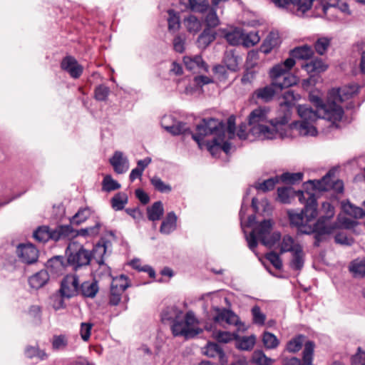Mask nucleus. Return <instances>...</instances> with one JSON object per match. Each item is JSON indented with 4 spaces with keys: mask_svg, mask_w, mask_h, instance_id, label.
Returning a JSON list of instances; mask_svg holds the SVG:
<instances>
[{
    "mask_svg": "<svg viewBox=\"0 0 365 365\" xmlns=\"http://www.w3.org/2000/svg\"><path fill=\"white\" fill-rule=\"evenodd\" d=\"M225 38L229 44L232 46L242 45L243 31L235 29L232 31L226 33Z\"/></svg>",
    "mask_w": 365,
    "mask_h": 365,
    "instance_id": "obj_40",
    "label": "nucleus"
},
{
    "mask_svg": "<svg viewBox=\"0 0 365 365\" xmlns=\"http://www.w3.org/2000/svg\"><path fill=\"white\" fill-rule=\"evenodd\" d=\"M80 285L77 274H67L61 283L60 292L61 296L69 299L79 295Z\"/></svg>",
    "mask_w": 365,
    "mask_h": 365,
    "instance_id": "obj_12",
    "label": "nucleus"
},
{
    "mask_svg": "<svg viewBox=\"0 0 365 365\" xmlns=\"http://www.w3.org/2000/svg\"><path fill=\"white\" fill-rule=\"evenodd\" d=\"M313 183L314 187L321 191L334 190L337 193H342L344 191V183L341 180H331V173H327L320 180L309 181Z\"/></svg>",
    "mask_w": 365,
    "mask_h": 365,
    "instance_id": "obj_13",
    "label": "nucleus"
},
{
    "mask_svg": "<svg viewBox=\"0 0 365 365\" xmlns=\"http://www.w3.org/2000/svg\"><path fill=\"white\" fill-rule=\"evenodd\" d=\"M359 86L356 84L344 86L336 89H332L329 93L327 103H334L339 106V103H343L353 98L358 93Z\"/></svg>",
    "mask_w": 365,
    "mask_h": 365,
    "instance_id": "obj_10",
    "label": "nucleus"
},
{
    "mask_svg": "<svg viewBox=\"0 0 365 365\" xmlns=\"http://www.w3.org/2000/svg\"><path fill=\"white\" fill-rule=\"evenodd\" d=\"M236 340V347L238 349L243 351H250L253 349L255 342L256 337L255 335H251L250 336H239L235 339Z\"/></svg>",
    "mask_w": 365,
    "mask_h": 365,
    "instance_id": "obj_34",
    "label": "nucleus"
},
{
    "mask_svg": "<svg viewBox=\"0 0 365 365\" xmlns=\"http://www.w3.org/2000/svg\"><path fill=\"white\" fill-rule=\"evenodd\" d=\"M321 212L322 215L319 219H323V222L325 225H336V223H331L329 220L334 215V207L329 202H324L322 204Z\"/></svg>",
    "mask_w": 365,
    "mask_h": 365,
    "instance_id": "obj_39",
    "label": "nucleus"
},
{
    "mask_svg": "<svg viewBox=\"0 0 365 365\" xmlns=\"http://www.w3.org/2000/svg\"><path fill=\"white\" fill-rule=\"evenodd\" d=\"M109 162L118 174L124 173L128 169V160L120 151H115Z\"/></svg>",
    "mask_w": 365,
    "mask_h": 365,
    "instance_id": "obj_20",
    "label": "nucleus"
},
{
    "mask_svg": "<svg viewBox=\"0 0 365 365\" xmlns=\"http://www.w3.org/2000/svg\"><path fill=\"white\" fill-rule=\"evenodd\" d=\"M260 38L257 32H250L245 34L243 32L242 46L249 48L259 43Z\"/></svg>",
    "mask_w": 365,
    "mask_h": 365,
    "instance_id": "obj_53",
    "label": "nucleus"
},
{
    "mask_svg": "<svg viewBox=\"0 0 365 365\" xmlns=\"http://www.w3.org/2000/svg\"><path fill=\"white\" fill-rule=\"evenodd\" d=\"M294 65L295 61L293 59L287 58L284 62L272 67L269 71L272 83L255 90L252 98L256 102L269 103L278 91L296 84L295 76L289 73Z\"/></svg>",
    "mask_w": 365,
    "mask_h": 365,
    "instance_id": "obj_4",
    "label": "nucleus"
},
{
    "mask_svg": "<svg viewBox=\"0 0 365 365\" xmlns=\"http://www.w3.org/2000/svg\"><path fill=\"white\" fill-rule=\"evenodd\" d=\"M110 93V88L105 85H99L94 90V98L98 101L107 100Z\"/></svg>",
    "mask_w": 365,
    "mask_h": 365,
    "instance_id": "obj_57",
    "label": "nucleus"
},
{
    "mask_svg": "<svg viewBox=\"0 0 365 365\" xmlns=\"http://www.w3.org/2000/svg\"><path fill=\"white\" fill-rule=\"evenodd\" d=\"M110 285L115 287H118V289H120V290L125 291L130 286V284L127 276L125 274H120L113 278Z\"/></svg>",
    "mask_w": 365,
    "mask_h": 365,
    "instance_id": "obj_52",
    "label": "nucleus"
},
{
    "mask_svg": "<svg viewBox=\"0 0 365 365\" xmlns=\"http://www.w3.org/2000/svg\"><path fill=\"white\" fill-rule=\"evenodd\" d=\"M280 43L279 34L276 32H270L264 41L261 49L264 53H269Z\"/></svg>",
    "mask_w": 365,
    "mask_h": 365,
    "instance_id": "obj_29",
    "label": "nucleus"
},
{
    "mask_svg": "<svg viewBox=\"0 0 365 365\" xmlns=\"http://www.w3.org/2000/svg\"><path fill=\"white\" fill-rule=\"evenodd\" d=\"M205 24L206 26L205 28H209V29H215L220 25V20L216 12V7L212 6V8L207 11V14L205 17Z\"/></svg>",
    "mask_w": 365,
    "mask_h": 365,
    "instance_id": "obj_41",
    "label": "nucleus"
},
{
    "mask_svg": "<svg viewBox=\"0 0 365 365\" xmlns=\"http://www.w3.org/2000/svg\"><path fill=\"white\" fill-rule=\"evenodd\" d=\"M198 324L192 312H187L185 315L178 317L171 325L172 334L174 336H184L185 339L194 338L202 333L201 328L195 327Z\"/></svg>",
    "mask_w": 365,
    "mask_h": 365,
    "instance_id": "obj_7",
    "label": "nucleus"
},
{
    "mask_svg": "<svg viewBox=\"0 0 365 365\" xmlns=\"http://www.w3.org/2000/svg\"><path fill=\"white\" fill-rule=\"evenodd\" d=\"M193 12L205 14L207 12L210 6L209 0H188L187 6Z\"/></svg>",
    "mask_w": 365,
    "mask_h": 365,
    "instance_id": "obj_31",
    "label": "nucleus"
},
{
    "mask_svg": "<svg viewBox=\"0 0 365 365\" xmlns=\"http://www.w3.org/2000/svg\"><path fill=\"white\" fill-rule=\"evenodd\" d=\"M49 280V275L46 270H41L29 279V283L31 288L38 289L43 287Z\"/></svg>",
    "mask_w": 365,
    "mask_h": 365,
    "instance_id": "obj_21",
    "label": "nucleus"
},
{
    "mask_svg": "<svg viewBox=\"0 0 365 365\" xmlns=\"http://www.w3.org/2000/svg\"><path fill=\"white\" fill-rule=\"evenodd\" d=\"M317 101L320 103L315 110L304 105H300L297 108V112L302 121L294 123V126L301 135H317V130L311 123L318 118H323L335 124L336 122H339L343 117L344 110L341 106H336L334 103H322L319 98H317Z\"/></svg>",
    "mask_w": 365,
    "mask_h": 365,
    "instance_id": "obj_2",
    "label": "nucleus"
},
{
    "mask_svg": "<svg viewBox=\"0 0 365 365\" xmlns=\"http://www.w3.org/2000/svg\"><path fill=\"white\" fill-rule=\"evenodd\" d=\"M183 315L182 310L175 306L166 307L161 313V320L163 322H174L178 317Z\"/></svg>",
    "mask_w": 365,
    "mask_h": 365,
    "instance_id": "obj_30",
    "label": "nucleus"
},
{
    "mask_svg": "<svg viewBox=\"0 0 365 365\" xmlns=\"http://www.w3.org/2000/svg\"><path fill=\"white\" fill-rule=\"evenodd\" d=\"M299 202L304 205L300 212L288 211L290 224L297 228L302 234H314V247H319L322 237L331 234L336 228V225H325L323 219H318L313 225L310 224L318 215L317 198L309 193H299Z\"/></svg>",
    "mask_w": 365,
    "mask_h": 365,
    "instance_id": "obj_1",
    "label": "nucleus"
},
{
    "mask_svg": "<svg viewBox=\"0 0 365 365\" xmlns=\"http://www.w3.org/2000/svg\"><path fill=\"white\" fill-rule=\"evenodd\" d=\"M273 222L271 220L261 222L252 231L257 235L261 243L267 247H272L281 239L279 232H271Z\"/></svg>",
    "mask_w": 365,
    "mask_h": 365,
    "instance_id": "obj_9",
    "label": "nucleus"
},
{
    "mask_svg": "<svg viewBox=\"0 0 365 365\" xmlns=\"http://www.w3.org/2000/svg\"><path fill=\"white\" fill-rule=\"evenodd\" d=\"M217 310V314L213 318L215 322L219 323L221 321H225L230 325L237 327L238 329H240L241 327L244 326V324L241 322L239 317L232 311L226 309H223L222 310Z\"/></svg>",
    "mask_w": 365,
    "mask_h": 365,
    "instance_id": "obj_17",
    "label": "nucleus"
},
{
    "mask_svg": "<svg viewBox=\"0 0 365 365\" xmlns=\"http://www.w3.org/2000/svg\"><path fill=\"white\" fill-rule=\"evenodd\" d=\"M184 25L187 31L195 34L199 32L202 28V23L197 17L194 15H189L183 20Z\"/></svg>",
    "mask_w": 365,
    "mask_h": 365,
    "instance_id": "obj_35",
    "label": "nucleus"
},
{
    "mask_svg": "<svg viewBox=\"0 0 365 365\" xmlns=\"http://www.w3.org/2000/svg\"><path fill=\"white\" fill-rule=\"evenodd\" d=\"M16 253L21 262L28 264L36 262L38 258V250L31 244L19 245Z\"/></svg>",
    "mask_w": 365,
    "mask_h": 365,
    "instance_id": "obj_15",
    "label": "nucleus"
},
{
    "mask_svg": "<svg viewBox=\"0 0 365 365\" xmlns=\"http://www.w3.org/2000/svg\"><path fill=\"white\" fill-rule=\"evenodd\" d=\"M94 211L89 207H81L71 219L72 224L79 225L88 219Z\"/></svg>",
    "mask_w": 365,
    "mask_h": 365,
    "instance_id": "obj_33",
    "label": "nucleus"
},
{
    "mask_svg": "<svg viewBox=\"0 0 365 365\" xmlns=\"http://www.w3.org/2000/svg\"><path fill=\"white\" fill-rule=\"evenodd\" d=\"M308 73H321L327 70L326 65L321 58H315L309 63H307L302 66Z\"/></svg>",
    "mask_w": 365,
    "mask_h": 365,
    "instance_id": "obj_36",
    "label": "nucleus"
},
{
    "mask_svg": "<svg viewBox=\"0 0 365 365\" xmlns=\"http://www.w3.org/2000/svg\"><path fill=\"white\" fill-rule=\"evenodd\" d=\"M150 182L155 189L160 192H170L171 191V187L169 185L165 184L158 177H153L150 180Z\"/></svg>",
    "mask_w": 365,
    "mask_h": 365,
    "instance_id": "obj_59",
    "label": "nucleus"
},
{
    "mask_svg": "<svg viewBox=\"0 0 365 365\" xmlns=\"http://www.w3.org/2000/svg\"><path fill=\"white\" fill-rule=\"evenodd\" d=\"M313 1L314 0H294L292 4L297 7V11L303 14L311 8Z\"/></svg>",
    "mask_w": 365,
    "mask_h": 365,
    "instance_id": "obj_61",
    "label": "nucleus"
},
{
    "mask_svg": "<svg viewBox=\"0 0 365 365\" xmlns=\"http://www.w3.org/2000/svg\"><path fill=\"white\" fill-rule=\"evenodd\" d=\"M349 269L355 278H363L365 277V258L356 259L351 262Z\"/></svg>",
    "mask_w": 365,
    "mask_h": 365,
    "instance_id": "obj_32",
    "label": "nucleus"
},
{
    "mask_svg": "<svg viewBox=\"0 0 365 365\" xmlns=\"http://www.w3.org/2000/svg\"><path fill=\"white\" fill-rule=\"evenodd\" d=\"M124 290H120L118 287L110 285L108 304L110 306H117L121 300V297Z\"/></svg>",
    "mask_w": 365,
    "mask_h": 365,
    "instance_id": "obj_51",
    "label": "nucleus"
},
{
    "mask_svg": "<svg viewBox=\"0 0 365 365\" xmlns=\"http://www.w3.org/2000/svg\"><path fill=\"white\" fill-rule=\"evenodd\" d=\"M252 315V322L254 324L262 326L264 324L266 316L261 311L258 305L254 306L251 309Z\"/></svg>",
    "mask_w": 365,
    "mask_h": 365,
    "instance_id": "obj_54",
    "label": "nucleus"
},
{
    "mask_svg": "<svg viewBox=\"0 0 365 365\" xmlns=\"http://www.w3.org/2000/svg\"><path fill=\"white\" fill-rule=\"evenodd\" d=\"M296 98L294 92L291 90L287 91L282 96V100L279 103V110L283 113V115L279 117V120L272 121L274 126L278 124L286 125L288 123L291 117V109L294 106Z\"/></svg>",
    "mask_w": 365,
    "mask_h": 365,
    "instance_id": "obj_11",
    "label": "nucleus"
},
{
    "mask_svg": "<svg viewBox=\"0 0 365 365\" xmlns=\"http://www.w3.org/2000/svg\"><path fill=\"white\" fill-rule=\"evenodd\" d=\"M265 257L277 269L282 267V259L277 253L270 252L266 255Z\"/></svg>",
    "mask_w": 365,
    "mask_h": 365,
    "instance_id": "obj_63",
    "label": "nucleus"
},
{
    "mask_svg": "<svg viewBox=\"0 0 365 365\" xmlns=\"http://www.w3.org/2000/svg\"><path fill=\"white\" fill-rule=\"evenodd\" d=\"M120 187V185L113 179L111 175H106L102 181V190L105 192H111Z\"/></svg>",
    "mask_w": 365,
    "mask_h": 365,
    "instance_id": "obj_49",
    "label": "nucleus"
},
{
    "mask_svg": "<svg viewBox=\"0 0 365 365\" xmlns=\"http://www.w3.org/2000/svg\"><path fill=\"white\" fill-rule=\"evenodd\" d=\"M314 54V51L311 46L304 45L302 46L296 47L294 49L291 50L289 52V55L291 57L289 58L293 59L294 61V58L307 60L310 58Z\"/></svg>",
    "mask_w": 365,
    "mask_h": 365,
    "instance_id": "obj_26",
    "label": "nucleus"
},
{
    "mask_svg": "<svg viewBox=\"0 0 365 365\" xmlns=\"http://www.w3.org/2000/svg\"><path fill=\"white\" fill-rule=\"evenodd\" d=\"M306 339L307 337L303 334L296 335L287 341L286 350L292 354L298 352L303 346L305 348V344L309 341L306 340Z\"/></svg>",
    "mask_w": 365,
    "mask_h": 365,
    "instance_id": "obj_23",
    "label": "nucleus"
},
{
    "mask_svg": "<svg viewBox=\"0 0 365 365\" xmlns=\"http://www.w3.org/2000/svg\"><path fill=\"white\" fill-rule=\"evenodd\" d=\"M177 227V216L174 212L167 214L165 219L162 222L160 232L165 235H169Z\"/></svg>",
    "mask_w": 365,
    "mask_h": 365,
    "instance_id": "obj_24",
    "label": "nucleus"
},
{
    "mask_svg": "<svg viewBox=\"0 0 365 365\" xmlns=\"http://www.w3.org/2000/svg\"><path fill=\"white\" fill-rule=\"evenodd\" d=\"M253 360L257 365H269L272 361L262 351H255Z\"/></svg>",
    "mask_w": 365,
    "mask_h": 365,
    "instance_id": "obj_62",
    "label": "nucleus"
},
{
    "mask_svg": "<svg viewBox=\"0 0 365 365\" xmlns=\"http://www.w3.org/2000/svg\"><path fill=\"white\" fill-rule=\"evenodd\" d=\"M301 192L303 194L309 193L310 195H312L316 198L315 195L310 192L301 190L294 191L291 187H278L277 189V200L283 204H288L290 203L291 199L294 196L297 197L298 200H299V193Z\"/></svg>",
    "mask_w": 365,
    "mask_h": 365,
    "instance_id": "obj_18",
    "label": "nucleus"
},
{
    "mask_svg": "<svg viewBox=\"0 0 365 365\" xmlns=\"http://www.w3.org/2000/svg\"><path fill=\"white\" fill-rule=\"evenodd\" d=\"M279 182V176L270 178L264 180L262 182L256 183L255 187L257 190H261L264 192L274 190L276 185Z\"/></svg>",
    "mask_w": 365,
    "mask_h": 365,
    "instance_id": "obj_44",
    "label": "nucleus"
},
{
    "mask_svg": "<svg viewBox=\"0 0 365 365\" xmlns=\"http://www.w3.org/2000/svg\"><path fill=\"white\" fill-rule=\"evenodd\" d=\"M279 180L283 182L288 184H295L297 182H299L302 180L303 173H284L282 174L279 177Z\"/></svg>",
    "mask_w": 365,
    "mask_h": 365,
    "instance_id": "obj_48",
    "label": "nucleus"
},
{
    "mask_svg": "<svg viewBox=\"0 0 365 365\" xmlns=\"http://www.w3.org/2000/svg\"><path fill=\"white\" fill-rule=\"evenodd\" d=\"M148 219L150 221H158L164 214V208L161 201L155 202L150 207H147Z\"/></svg>",
    "mask_w": 365,
    "mask_h": 365,
    "instance_id": "obj_28",
    "label": "nucleus"
},
{
    "mask_svg": "<svg viewBox=\"0 0 365 365\" xmlns=\"http://www.w3.org/2000/svg\"><path fill=\"white\" fill-rule=\"evenodd\" d=\"M297 247H302L299 243L296 242L294 239L289 235L283 236L280 244V253L293 252L296 251Z\"/></svg>",
    "mask_w": 365,
    "mask_h": 365,
    "instance_id": "obj_37",
    "label": "nucleus"
},
{
    "mask_svg": "<svg viewBox=\"0 0 365 365\" xmlns=\"http://www.w3.org/2000/svg\"><path fill=\"white\" fill-rule=\"evenodd\" d=\"M329 46V39L327 38H321L316 41L314 48L319 55H323L327 50Z\"/></svg>",
    "mask_w": 365,
    "mask_h": 365,
    "instance_id": "obj_64",
    "label": "nucleus"
},
{
    "mask_svg": "<svg viewBox=\"0 0 365 365\" xmlns=\"http://www.w3.org/2000/svg\"><path fill=\"white\" fill-rule=\"evenodd\" d=\"M217 36V33L209 28H205L202 32L197 38V43L199 48H206L212 42H213Z\"/></svg>",
    "mask_w": 365,
    "mask_h": 365,
    "instance_id": "obj_27",
    "label": "nucleus"
},
{
    "mask_svg": "<svg viewBox=\"0 0 365 365\" xmlns=\"http://www.w3.org/2000/svg\"><path fill=\"white\" fill-rule=\"evenodd\" d=\"M169 18L168 19V29L170 31H177L180 28V17L177 15V14L174 11V10L168 11Z\"/></svg>",
    "mask_w": 365,
    "mask_h": 365,
    "instance_id": "obj_58",
    "label": "nucleus"
},
{
    "mask_svg": "<svg viewBox=\"0 0 365 365\" xmlns=\"http://www.w3.org/2000/svg\"><path fill=\"white\" fill-rule=\"evenodd\" d=\"M262 341L266 349H274L277 348L279 341L277 336L269 331H264L262 336Z\"/></svg>",
    "mask_w": 365,
    "mask_h": 365,
    "instance_id": "obj_47",
    "label": "nucleus"
},
{
    "mask_svg": "<svg viewBox=\"0 0 365 365\" xmlns=\"http://www.w3.org/2000/svg\"><path fill=\"white\" fill-rule=\"evenodd\" d=\"M257 71L255 69V67L245 66V71L241 78L242 84H247L252 83L256 77Z\"/></svg>",
    "mask_w": 365,
    "mask_h": 365,
    "instance_id": "obj_60",
    "label": "nucleus"
},
{
    "mask_svg": "<svg viewBox=\"0 0 365 365\" xmlns=\"http://www.w3.org/2000/svg\"><path fill=\"white\" fill-rule=\"evenodd\" d=\"M292 255V267L296 270L301 269L304 265V256L302 247H297L296 251L293 252Z\"/></svg>",
    "mask_w": 365,
    "mask_h": 365,
    "instance_id": "obj_45",
    "label": "nucleus"
},
{
    "mask_svg": "<svg viewBox=\"0 0 365 365\" xmlns=\"http://www.w3.org/2000/svg\"><path fill=\"white\" fill-rule=\"evenodd\" d=\"M61 68L66 71L73 78H78L83 71V66L71 56H66L62 59Z\"/></svg>",
    "mask_w": 365,
    "mask_h": 365,
    "instance_id": "obj_16",
    "label": "nucleus"
},
{
    "mask_svg": "<svg viewBox=\"0 0 365 365\" xmlns=\"http://www.w3.org/2000/svg\"><path fill=\"white\" fill-rule=\"evenodd\" d=\"M268 107H259L253 110L248 116V123L251 126V131L254 134L262 135L267 139H272L274 137V132L279 131L281 126L284 125L278 124L274 126L272 121L279 120V117L274 119H269V113Z\"/></svg>",
    "mask_w": 365,
    "mask_h": 365,
    "instance_id": "obj_6",
    "label": "nucleus"
},
{
    "mask_svg": "<svg viewBox=\"0 0 365 365\" xmlns=\"http://www.w3.org/2000/svg\"><path fill=\"white\" fill-rule=\"evenodd\" d=\"M25 356L29 359L38 358L39 360H45L48 357V354L44 350L39 349L38 346H27L24 351Z\"/></svg>",
    "mask_w": 365,
    "mask_h": 365,
    "instance_id": "obj_42",
    "label": "nucleus"
},
{
    "mask_svg": "<svg viewBox=\"0 0 365 365\" xmlns=\"http://www.w3.org/2000/svg\"><path fill=\"white\" fill-rule=\"evenodd\" d=\"M165 129L174 135H191L192 138L197 143L199 148H203L204 138L209 135H217L220 139L221 150L228 153L231 149V144L225 141V125L222 121L215 118H204L196 127V133H193L187 127V124L182 122H178L169 126H164Z\"/></svg>",
    "mask_w": 365,
    "mask_h": 365,
    "instance_id": "obj_3",
    "label": "nucleus"
},
{
    "mask_svg": "<svg viewBox=\"0 0 365 365\" xmlns=\"http://www.w3.org/2000/svg\"><path fill=\"white\" fill-rule=\"evenodd\" d=\"M315 344L312 341H308L305 344L302 352V360L297 357L286 359L284 365H312L313 361Z\"/></svg>",
    "mask_w": 365,
    "mask_h": 365,
    "instance_id": "obj_14",
    "label": "nucleus"
},
{
    "mask_svg": "<svg viewBox=\"0 0 365 365\" xmlns=\"http://www.w3.org/2000/svg\"><path fill=\"white\" fill-rule=\"evenodd\" d=\"M51 344L53 350L65 349L68 345V339L63 334L54 335Z\"/></svg>",
    "mask_w": 365,
    "mask_h": 365,
    "instance_id": "obj_55",
    "label": "nucleus"
},
{
    "mask_svg": "<svg viewBox=\"0 0 365 365\" xmlns=\"http://www.w3.org/2000/svg\"><path fill=\"white\" fill-rule=\"evenodd\" d=\"M128 203V195L124 192L115 194L111 199V205L115 210H121Z\"/></svg>",
    "mask_w": 365,
    "mask_h": 365,
    "instance_id": "obj_46",
    "label": "nucleus"
},
{
    "mask_svg": "<svg viewBox=\"0 0 365 365\" xmlns=\"http://www.w3.org/2000/svg\"><path fill=\"white\" fill-rule=\"evenodd\" d=\"M67 263H65L64 257L62 256H54L49 259L46 264V268L53 274H60L62 273Z\"/></svg>",
    "mask_w": 365,
    "mask_h": 365,
    "instance_id": "obj_22",
    "label": "nucleus"
},
{
    "mask_svg": "<svg viewBox=\"0 0 365 365\" xmlns=\"http://www.w3.org/2000/svg\"><path fill=\"white\" fill-rule=\"evenodd\" d=\"M74 230L71 225H59L55 229L43 225L38 227L33 233L36 241L45 243L49 240L58 241L73 236Z\"/></svg>",
    "mask_w": 365,
    "mask_h": 365,
    "instance_id": "obj_8",
    "label": "nucleus"
},
{
    "mask_svg": "<svg viewBox=\"0 0 365 365\" xmlns=\"http://www.w3.org/2000/svg\"><path fill=\"white\" fill-rule=\"evenodd\" d=\"M108 241L101 239L94 247L93 252L87 250L83 245L76 242L70 243L66 249L67 265L72 267L75 272L88 267L93 257L97 258L98 264L103 263V257L106 252Z\"/></svg>",
    "mask_w": 365,
    "mask_h": 365,
    "instance_id": "obj_5",
    "label": "nucleus"
},
{
    "mask_svg": "<svg viewBox=\"0 0 365 365\" xmlns=\"http://www.w3.org/2000/svg\"><path fill=\"white\" fill-rule=\"evenodd\" d=\"M99 291L98 282L96 279L85 281L80 285L79 295L93 299Z\"/></svg>",
    "mask_w": 365,
    "mask_h": 365,
    "instance_id": "obj_19",
    "label": "nucleus"
},
{
    "mask_svg": "<svg viewBox=\"0 0 365 365\" xmlns=\"http://www.w3.org/2000/svg\"><path fill=\"white\" fill-rule=\"evenodd\" d=\"M204 354L211 358L218 356L220 359L225 356L222 347L216 343H208L205 347Z\"/></svg>",
    "mask_w": 365,
    "mask_h": 365,
    "instance_id": "obj_43",
    "label": "nucleus"
},
{
    "mask_svg": "<svg viewBox=\"0 0 365 365\" xmlns=\"http://www.w3.org/2000/svg\"><path fill=\"white\" fill-rule=\"evenodd\" d=\"M220 145V142L217 135H216V137H215L212 141H207L206 143L203 142V147L206 146L207 150L213 156H216L220 153L221 149Z\"/></svg>",
    "mask_w": 365,
    "mask_h": 365,
    "instance_id": "obj_56",
    "label": "nucleus"
},
{
    "mask_svg": "<svg viewBox=\"0 0 365 365\" xmlns=\"http://www.w3.org/2000/svg\"><path fill=\"white\" fill-rule=\"evenodd\" d=\"M183 62L187 69L192 71L195 68H204L206 63L204 62L202 56H195L194 57L185 56Z\"/></svg>",
    "mask_w": 365,
    "mask_h": 365,
    "instance_id": "obj_38",
    "label": "nucleus"
},
{
    "mask_svg": "<svg viewBox=\"0 0 365 365\" xmlns=\"http://www.w3.org/2000/svg\"><path fill=\"white\" fill-rule=\"evenodd\" d=\"M241 58L235 55L234 50L227 51L225 53L223 62L227 69L232 72H236L239 70V64Z\"/></svg>",
    "mask_w": 365,
    "mask_h": 365,
    "instance_id": "obj_25",
    "label": "nucleus"
},
{
    "mask_svg": "<svg viewBox=\"0 0 365 365\" xmlns=\"http://www.w3.org/2000/svg\"><path fill=\"white\" fill-rule=\"evenodd\" d=\"M215 339L220 343H228L237 337V333H230L225 331H216L213 332Z\"/></svg>",
    "mask_w": 365,
    "mask_h": 365,
    "instance_id": "obj_50",
    "label": "nucleus"
}]
</instances>
